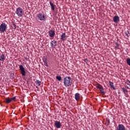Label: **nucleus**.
<instances>
[{
	"instance_id": "7c9ffc66",
	"label": "nucleus",
	"mask_w": 130,
	"mask_h": 130,
	"mask_svg": "<svg viewBox=\"0 0 130 130\" xmlns=\"http://www.w3.org/2000/svg\"><path fill=\"white\" fill-rule=\"evenodd\" d=\"M15 108H16V107L12 108L13 109H15Z\"/></svg>"
},
{
	"instance_id": "473e14b6",
	"label": "nucleus",
	"mask_w": 130,
	"mask_h": 130,
	"mask_svg": "<svg viewBox=\"0 0 130 130\" xmlns=\"http://www.w3.org/2000/svg\"><path fill=\"white\" fill-rule=\"evenodd\" d=\"M36 88H37V89H38V87L37 86Z\"/></svg>"
},
{
	"instance_id": "4be33fe9",
	"label": "nucleus",
	"mask_w": 130,
	"mask_h": 130,
	"mask_svg": "<svg viewBox=\"0 0 130 130\" xmlns=\"http://www.w3.org/2000/svg\"><path fill=\"white\" fill-rule=\"evenodd\" d=\"M36 85H38V86H41V81L39 80L36 81Z\"/></svg>"
},
{
	"instance_id": "4468645a",
	"label": "nucleus",
	"mask_w": 130,
	"mask_h": 130,
	"mask_svg": "<svg viewBox=\"0 0 130 130\" xmlns=\"http://www.w3.org/2000/svg\"><path fill=\"white\" fill-rule=\"evenodd\" d=\"M50 5L51 6V10L54 11L55 8V5L53 4L51 1H50Z\"/></svg>"
},
{
	"instance_id": "cd10ccee",
	"label": "nucleus",
	"mask_w": 130,
	"mask_h": 130,
	"mask_svg": "<svg viewBox=\"0 0 130 130\" xmlns=\"http://www.w3.org/2000/svg\"><path fill=\"white\" fill-rule=\"evenodd\" d=\"M126 84H127V85H128L130 87V81H129V80H127V81L126 82Z\"/></svg>"
},
{
	"instance_id": "393cba45",
	"label": "nucleus",
	"mask_w": 130,
	"mask_h": 130,
	"mask_svg": "<svg viewBox=\"0 0 130 130\" xmlns=\"http://www.w3.org/2000/svg\"><path fill=\"white\" fill-rule=\"evenodd\" d=\"M115 48H117V49H118V47H119V44H118V43L116 42L115 43Z\"/></svg>"
},
{
	"instance_id": "dca6fc26",
	"label": "nucleus",
	"mask_w": 130,
	"mask_h": 130,
	"mask_svg": "<svg viewBox=\"0 0 130 130\" xmlns=\"http://www.w3.org/2000/svg\"><path fill=\"white\" fill-rule=\"evenodd\" d=\"M5 59H6V57L5 56V55L2 54L0 57L1 61H5Z\"/></svg>"
},
{
	"instance_id": "aec40b11",
	"label": "nucleus",
	"mask_w": 130,
	"mask_h": 130,
	"mask_svg": "<svg viewBox=\"0 0 130 130\" xmlns=\"http://www.w3.org/2000/svg\"><path fill=\"white\" fill-rule=\"evenodd\" d=\"M125 34L126 36H127V37H129L130 33H129V31H128V30L125 31Z\"/></svg>"
},
{
	"instance_id": "b1692460",
	"label": "nucleus",
	"mask_w": 130,
	"mask_h": 130,
	"mask_svg": "<svg viewBox=\"0 0 130 130\" xmlns=\"http://www.w3.org/2000/svg\"><path fill=\"white\" fill-rule=\"evenodd\" d=\"M12 27L13 29H16V28H17L16 24H15L14 23H12Z\"/></svg>"
},
{
	"instance_id": "2eb2a0df",
	"label": "nucleus",
	"mask_w": 130,
	"mask_h": 130,
	"mask_svg": "<svg viewBox=\"0 0 130 130\" xmlns=\"http://www.w3.org/2000/svg\"><path fill=\"white\" fill-rule=\"evenodd\" d=\"M43 61L44 63V66L46 67H48V64H47V58H44L43 59Z\"/></svg>"
},
{
	"instance_id": "39448f33",
	"label": "nucleus",
	"mask_w": 130,
	"mask_h": 130,
	"mask_svg": "<svg viewBox=\"0 0 130 130\" xmlns=\"http://www.w3.org/2000/svg\"><path fill=\"white\" fill-rule=\"evenodd\" d=\"M19 70L21 72L22 76L25 77V76H26V71H25V68H24V67H23L22 65H20L19 66Z\"/></svg>"
},
{
	"instance_id": "0eeeda50",
	"label": "nucleus",
	"mask_w": 130,
	"mask_h": 130,
	"mask_svg": "<svg viewBox=\"0 0 130 130\" xmlns=\"http://www.w3.org/2000/svg\"><path fill=\"white\" fill-rule=\"evenodd\" d=\"M48 35L52 38L53 37H54V36L55 35V31L53 30H51L49 31Z\"/></svg>"
},
{
	"instance_id": "f03ea898",
	"label": "nucleus",
	"mask_w": 130,
	"mask_h": 130,
	"mask_svg": "<svg viewBox=\"0 0 130 130\" xmlns=\"http://www.w3.org/2000/svg\"><path fill=\"white\" fill-rule=\"evenodd\" d=\"M16 15H17L18 17H23L24 15V10L21 7H18L16 9V11L15 12Z\"/></svg>"
},
{
	"instance_id": "bb28decb",
	"label": "nucleus",
	"mask_w": 130,
	"mask_h": 130,
	"mask_svg": "<svg viewBox=\"0 0 130 130\" xmlns=\"http://www.w3.org/2000/svg\"><path fill=\"white\" fill-rule=\"evenodd\" d=\"M10 99L11 100V102L12 101H16V96H14V97H13V98H11Z\"/></svg>"
},
{
	"instance_id": "c756f323",
	"label": "nucleus",
	"mask_w": 130,
	"mask_h": 130,
	"mask_svg": "<svg viewBox=\"0 0 130 130\" xmlns=\"http://www.w3.org/2000/svg\"><path fill=\"white\" fill-rule=\"evenodd\" d=\"M84 61L85 62H88V59H87V58H85V59H84Z\"/></svg>"
},
{
	"instance_id": "c85d7f7f",
	"label": "nucleus",
	"mask_w": 130,
	"mask_h": 130,
	"mask_svg": "<svg viewBox=\"0 0 130 130\" xmlns=\"http://www.w3.org/2000/svg\"><path fill=\"white\" fill-rule=\"evenodd\" d=\"M101 94H102L103 95H105L106 92L102 90L101 91Z\"/></svg>"
},
{
	"instance_id": "9b49d317",
	"label": "nucleus",
	"mask_w": 130,
	"mask_h": 130,
	"mask_svg": "<svg viewBox=\"0 0 130 130\" xmlns=\"http://www.w3.org/2000/svg\"><path fill=\"white\" fill-rule=\"evenodd\" d=\"M61 41H66L67 40V36H66V33L64 32L61 35Z\"/></svg>"
},
{
	"instance_id": "f3484780",
	"label": "nucleus",
	"mask_w": 130,
	"mask_h": 130,
	"mask_svg": "<svg viewBox=\"0 0 130 130\" xmlns=\"http://www.w3.org/2000/svg\"><path fill=\"white\" fill-rule=\"evenodd\" d=\"M5 102L7 104H9V103H11V102H12V101H11V99H10V98H8L5 99Z\"/></svg>"
},
{
	"instance_id": "1a4fd4ad",
	"label": "nucleus",
	"mask_w": 130,
	"mask_h": 130,
	"mask_svg": "<svg viewBox=\"0 0 130 130\" xmlns=\"http://www.w3.org/2000/svg\"><path fill=\"white\" fill-rule=\"evenodd\" d=\"M50 44L52 47H55V46H57V42L55 40L51 41Z\"/></svg>"
},
{
	"instance_id": "72a5a7b5",
	"label": "nucleus",
	"mask_w": 130,
	"mask_h": 130,
	"mask_svg": "<svg viewBox=\"0 0 130 130\" xmlns=\"http://www.w3.org/2000/svg\"><path fill=\"white\" fill-rule=\"evenodd\" d=\"M27 130H31V129H28Z\"/></svg>"
},
{
	"instance_id": "20e7f679",
	"label": "nucleus",
	"mask_w": 130,
	"mask_h": 130,
	"mask_svg": "<svg viewBox=\"0 0 130 130\" xmlns=\"http://www.w3.org/2000/svg\"><path fill=\"white\" fill-rule=\"evenodd\" d=\"M7 25L6 23H3L0 25V32L3 33L4 32H6L7 30Z\"/></svg>"
},
{
	"instance_id": "6e6552de",
	"label": "nucleus",
	"mask_w": 130,
	"mask_h": 130,
	"mask_svg": "<svg viewBox=\"0 0 130 130\" xmlns=\"http://www.w3.org/2000/svg\"><path fill=\"white\" fill-rule=\"evenodd\" d=\"M117 130H126L124 125L121 124H119L117 127Z\"/></svg>"
},
{
	"instance_id": "a878e982",
	"label": "nucleus",
	"mask_w": 130,
	"mask_h": 130,
	"mask_svg": "<svg viewBox=\"0 0 130 130\" xmlns=\"http://www.w3.org/2000/svg\"><path fill=\"white\" fill-rule=\"evenodd\" d=\"M126 62L130 66V59L129 58L126 59Z\"/></svg>"
},
{
	"instance_id": "f257e3e1",
	"label": "nucleus",
	"mask_w": 130,
	"mask_h": 130,
	"mask_svg": "<svg viewBox=\"0 0 130 130\" xmlns=\"http://www.w3.org/2000/svg\"><path fill=\"white\" fill-rule=\"evenodd\" d=\"M73 80H72V78L70 77L66 76L63 78V84L65 87H70V86H72Z\"/></svg>"
},
{
	"instance_id": "423d86ee",
	"label": "nucleus",
	"mask_w": 130,
	"mask_h": 130,
	"mask_svg": "<svg viewBox=\"0 0 130 130\" xmlns=\"http://www.w3.org/2000/svg\"><path fill=\"white\" fill-rule=\"evenodd\" d=\"M55 126L57 128H60L61 127V123L60 121L56 120L55 121Z\"/></svg>"
},
{
	"instance_id": "9d476101",
	"label": "nucleus",
	"mask_w": 130,
	"mask_h": 130,
	"mask_svg": "<svg viewBox=\"0 0 130 130\" xmlns=\"http://www.w3.org/2000/svg\"><path fill=\"white\" fill-rule=\"evenodd\" d=\"M113 20L114 23H118L119 22V17L118 16H115L113 18Z\"/></svg>"
},
{
	"instance_id": "6ab92c4d",
	"label": "nucleus",
	"mask_w": 130,
	"mask_h": 130,
	"mask_svg": "<svg viewBox=\"0 0 130 130\" xmlns=\"http://www.w3.org/2000/svg\"><path fill=\"white\" fill-rule=\"evenodd\" d=\"M121 89L125 95H127V89H125L124 87H122Z\"/></svg>"
},
{
	"instance_id": "ddd939ff",
	"label": "nucleus",
	"mask_w": 130,
	"mask_h": 130,
	"mask_svg": "<svg viewBox=\"0 0 130 130\" xmlns=\"http://www.w3.org/2000/svg\"><path fill=\"white\" fill-rule=\"evenodd\" d=\"M96 88L98 89H99L100 91H104V88H103V86L101 85L100 84H98L96 86Z\"/></svg>"
},
{
	"instance_id": "412c9836",
	"label": "nucleus",
	"mask_w": 130,
	"mask_h": 130,
	"mask_svg": "<svg viewBox=\"0 0 130 130\" xmlns=\"http://www.w3.org/2000/svg\"><path fill=\"white\" fill-rule=\"evenodd\" d=\"M106 122L107 123V125H109V123H110V120L109 118H107L106 120Z\"/></svg>"
},
{
	"instance_id": "5701e85b",
	"label": "nucleus",
	"mask_w": 130,
	"mask_h": 130,
	"mask_svg": "<svg viewBox=\"0 0 130 130\" xmlns=\"http://www.w3.org/2000/svg\"><path fill=\"white\" fill-rule=\"evenodd\" d=\"M56 79L58 81H61V77L60 76H57L56 77Z\"/></svg>"
},
{
	"instance_id": "7ed1b4c3",
	"label": "nucleus",
	"mask_w": 130,
	"mask_h": 130,
	"mask_svg": "<svg viewBox=\"0 0 130 130\" xmlns=\"http://www.w3.org/2000/svg\"><path fill=\"white\" fill-rule=\"evenodd\" d=\"M38 20L39 21H44L46 19V16L45 14L40 13L37 15Z\"/></svg>"
},
{
	"instance_id": "a211bd4d",
	"label": "nucleus",
	"mask_w": 130,
	"mask_h": 130,
	"mask_svg": "<svg viewBox=\"0 0 130 130\" xmlns=\"http://www.w3.org/2000/svg\"><path fill=\"white\" fill-rule=\"evenodd\" d=\"M109 85L111 86V88H112L113 90H115V87H114V84H113V82L109 81Z\"/></svg>"
},
{
	"instance_id": "2f4dec72",
	"label": "nucleus",
	"mask_w": 130,
	"mask_h": 130,
	"mask_svg": "<svg viewBox=\"0 0 130 130\" xmlns=\"http://www.w3.org/2000/svg\"><path fill=\"white\" fill-rule=\"evenodd\" d=\"M111 1H114V2H115V0H111Z\"/></svg>"
},
{
	"instance_id": "f8f14e48",
	"label": "nucleus",
	"mask_w": 130,
	"mask_h": 130,
	"mask_svg": "<svg viewBox=\"0 0 130 130\" xmlns=\"http://www.w3.org/2000/svg\"><path fill=\"white\" fill-rule=\"evenodd\" d=\"M75 98L76 101H79V100H80V98H81V94L79 93H75Z\"/></svg>"
}]
</instances>
